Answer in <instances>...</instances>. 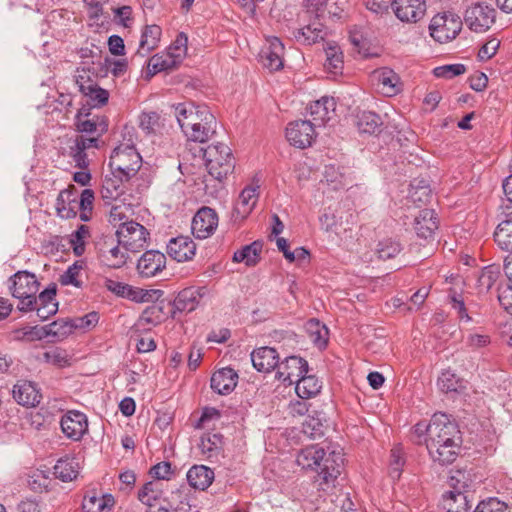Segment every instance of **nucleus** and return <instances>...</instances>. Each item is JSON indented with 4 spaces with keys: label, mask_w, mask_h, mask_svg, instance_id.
Instances as JSON below:
<instances>
[{
    "label": "nucleus",
    "mask_w": 512,
    "mask_h": 512,
    "mask_svg": "<svg viewBox=\"0 0 512 512\" xmlns=\"http://www.w3.org/2000/svg\"><path fill=\"white\" fill-rule=\"evenodd\" d=\"M462 438L457 424L445 413H435L427 428L426 448L431 459L441 465L453 463L460 451Z\"/></svg>",
    "instance_id": "nucleus-1"
},
{
    "label": "nucleus",
    "mask_w": 512,
    "mask_h": 512,
    "mask_svg": "<svg viewBox=\"0 0 512 512\" xmlns=\"http://www.w3.org/2000/svg\"><path fill=\"white\" fill-rule=\"evenodd\" d=\"M296 462L305 470L316 471L319 489L329 491L335 487L344 458L341 450H332L327 454L324 448L313 445L302 449Z\"/></svg>",
    "instance_id": "nucleus-2"
},
{
    "label": "nucleus",
    "mask_w": 512,
    "mask_h": 512,
    "mask_svg": "<svg viewBox=\"0 0 512 512\" xmlns=\"http://www.w3.org/2000/svg\"><path fill=\"white\" fill-rule=\"evenodd\" d=\"M142 165V158L133 144L121 143L111 153L109 166L120 182L136 175Z\"/></svg>",
    "instance_id": "nucleus-3"
},
{
    "label": "nucleus",
    "mask_w": 512,
    "mask_h": 512,
    "mask_svg": "<svg viewBox=\"0 0 512 512\" xmlns=\"http://www.w3.org/2000/svg\"><path fill=\"white\" fill-rule=\"evenodd\" d=\"M12 296L19 300L18 309L23 312L34 310L39 282L35 274L28 271H18L9 280Z\"/></svg>",
    "instance_id": "nucleus-4"
},
{
    "label": "nucleus",
    "mask_w": 512,
    "mask_h": 512,
    "mask_svg": "<svg viewBox=\"0 0 512 512\" xmlns=\"http://www.w3.org/2000/svg\"><path fill=\"white\" fill-rule=\"evenodd\" d=\"M203 157L209 174L221 181L234 169V158L231 149L223 144H211L203 150Z\"/></svg>",
    "instance_id": "nucleus-5"
},
{
    "label": "nucleus",
    "mask_w": 512,
    "mask_h": 512,
    "mask_svg": "<svg viewBox=\"0 0 512 512\" xmlns=\"http://www.w3.org/2000/svg\"><path fill=\"white\" fill-rule=\"evenodd\" d=\"M119 245L131 253L140 252L150 238L147 228L133 220L121 223L116 230Z\"/></svg>",
    "instance_id": "nucleus-6"
},
{
    "label": "nucleus",
    "mask_w": 512,
    "mask_h": 512,
    "mask_svg": "<svg viewBox=\"0 0 512 512\" xmlns=\"http://www.w3.org/2000/svg\"><path fill=\"white\" fill-rule=\"evenodd\" d=\"M461 29V18L452 12L435 15L429 25L431 37L439 43H447L453 40Z\"/></svg>",
    "instance_id": "nucleus-7"
},
{
    "label": "nucleus",
    "mask_w": 512,
    "mask_h": 512,
    "mask_svg": "<svg viewBox=\"0 0 512 512\" xmlns=\"http://www.w3.org/2000/svg\"><path fill=\"white\" fill-rule=\"evenodd\" d=\"M174 114L184 133L195 127L196 123L215 122L214 115L206 106H196L193 103H179L174 107Z\"/></svg>",
    "instance_id": "nucleus-8"
},
{
    "label": "nucleus",
    "mask_w": 512,
    "mask_h": 512,
    "mask_svg": "<svg viewBox=\"0 0 512 512\" xmlns=\"http://www.w3.org/2000/svg\"><path fill=\"white\" fill-rule=\"evenodd\" d=\"M466 25L476 33L486 32L496 20V10L487 4L477 3L465 12Z\"/></svg>",
    "instance_id": "nucleus-9"
},
{
    "label": "nucleus",
    "mask_w": 512,
    "mask_h": 512,
    "mask_svg": "<svg viewBox=\"0 0 512 512\" xmlns=\"http://www.w3.org/2000/svg\"><path fill=\"white\" fill-rule=\"evenodd\" d=\"M316 137V128L307 120L289 123L286 128V138L291 145L304 149L311 146Z\"/></svg>",
    "instance_id": "nucleus-10"
},
{
    "label": "nucleus",
    "mask_w": 512,
    "mask_h": 512,
    "mask_svg": "<svg viewBox=\"0 0 512 512\" xmlns=\"http://www.w3.org/2000/svg\"><path fill=\"white\" fill-rule=\"evenodd\" d=\"M60 425L64 435L73 441H79L88 431L86 415L77 410L66 412L61 418Z\"/></svg>",
    "instance_id": "nucleus-11"
},
{
    "label": "nucleus",
    "mask_w": 512,
    "mask_h": 512,
    "mask_svg": "<svg viewBox=\"0 0 512 512\" xmlns=\"http://www.w3.org/2000/svg\"><path fill=\"white\" fill-rule=\"evenodd\" d=\"M218 226V216L210 207L200 208L192 219L191 229L195 237L206 239Z\"/></svg>",
    "instance_id": "nucleus-12"
},
{
    "label": "nucleus",
    "mask_w": 512,
    "mask_h": 512,
    "mask_svg": "<svg viewBox=\"0 0 512 512\" xmlns=\"http://www.w3.org/2000/svg\"><path fill=\"white\" fill-rule=\"evenodd\" d=\"M184 54V49L176 47L153 55L147 63L148 74L153 76L159 72L174 69L181 62Z\"/></svg>",
    "instance_id": "nucleus-13"
},
{
    "label": "nucleus",
    "mask_w": 512,
    "mask_h": 512,
    "mask_svg": "<svg viewBox=\"0 0 512 512\" xmlns=\"http://www.w3.org/2000/svg\"><path fill=\"white\" fill-rule=\"evenodd\" d=\"M392 8L396 17L407 23H416L426 12L425 0H393Z\"/></svg>",
    "instance_id": "nucleus-14"
},
{
    "label": "nucleus",
    "mask_w": 512,
    "mask_h": 512,
    "mask_svg": "<svg viewBox=\"0 0 512 512\" xmlns=\"http://www.w3.org/2000/svg\"><path fill=\"white\" fill-rule=\"evenodd\" d=\"M308 372V363L298 356L286 357L277 366V378L287 385H292L302 374Z\"/></svg>",
    "instance_id": "nucleus-15"
},
{
    "label": "nucleus",
    "mask_w": 512,
    "mask_h": 512,
    "mask_svg": "<svg viewBox=\"0 0 512 512\" xmlns=\"http://www.w3.org/2000/svg\"><path fill=\"white\" fill-rule=\"evenodd\" d=\"M336 102L332 97H322L309 107L310 124L315 128L324 127L335 117Z\"/></svg>",
    "instance_id": "nucleus-16"
},
{
    "label": "nucleus",
    "mask_w": 512,
    "mask_h": 512,
    "mask_svg": "<svg viewBox=\"0 0 512 512\" xmlns=\"http://www.w3.org/2000/svg\"><path fill=\"white\" fill-rule=\"evenodd\" d=\"M284 45L277 37H270L260 52L262 65L270 71L283 68Z\"/></svg>",
    "instance_id": "nucleus-17"
},
{
    "label": "nucleus",
    "mask_w": 512,
    "mask_h": 512,
    "mask_svg": "<svg viewBox=\"0 0 512 512\" xmlns=\"http://www.w3.org/2000/svg\"><path fill=\"white\" fill-rule=\"evenodd\" d=\"M166 267V256L158 250L146 251L138 260L137 270L142 277H153Z\"/></svg>",
    "instance_id": "nucleus-18"
},
{
    "label": "nucleus",
    "mask_w": 512,
    "mask_h": 512,
    "mask_svg": "<svg viewBox=\"0 0 512 512\" xmlns=\"http://www.w3.org/2000/svg\"><path fill=\"white\" fill-rule=\"evenodd\" d=\"M99 137H85L83 135L77 136L73 144L69 147V156L75 162V165L81 169L89 166L87 150L91 148H98Z\"/></svg>",
    "instance_id": "nucleus-19"
},
{
    "label": "nucleus",
    "mask_w": 512,
    "mask_h": 512,
    "mask_svg": "<svg viewBox=\"0 0 512 512\" xmlns=\"http://www.w3.org/2000/svg\"><path fill=\"white\" fill-rule=\"evenodd\" d=\"M167 253L178 262L189 261L196 253V244L188 236H178L169 241Z\"/></svg>",
    "instance_id": "nucleus-20"
},
{
    "label": "nucleus",
    "mask_w": 512,
    "mask_h": 512,
    "mask_svg": "<svg viewBox=\"0 0 512 512\" xmlns=\"http://www.w3.org/2000/svg\"><path fill=\"white\" fill-rule=\"evenodd\" d=\"M129 252L126 251L119 243H114L112 240L110 243L105 242L100 248L99 255L101 261L110 268H121L129 259Z\"/></svg>",
    "instance_id": "nucleus-21"
},
{
    "label": "nucleus",
    "mask_w": 512,
    "mask_h": 512,
    "mask_svg": "<svg viewBox=\"0 0 512 512\" xmlns=\"http://www.w3.org/2000/svg\"><path fill=\"white\" fill-rule=\"evenodd\" d=\"M56 213L63 219H70L78 212V195L74 186L60 191L56 199Z\"/></svg>",
    "instance_id": "nucleus-22"
},
{
    "label": "nucleus",
    "mask_w": 512,
    "mask_h": 512,
    "mask_svg": "<svg viewBox=\"0 0 512 512\" xmlns=\"http://www.w3.org/2000/svg\"><path fill=\"white\" fill-rule=\"evenodd\" d=\"M279 355L272 347H260L251 353V361L259 372L268 373L277 368Z\"/></svg>",
    "instance_id": "nucleus-23"
},
{
    "label": "nucleus",
    "mask_w": 512,
    "mask_h": 512,
    "mask_svg": "<svg viewBox=\"0 0 512 512\" xmlns=\"http://www.w3.org/2000/svg\"><path fill=\"white\" fill-rule=\"evenodd\" d=\"M15 401L23 406L34 407L40 403L41 395L35 384L30 381H18L12 390Z\"/></svg>",
    "instance_id": "nucleus-24"
},
{
    "label": "nucleus",
    "mask_w": 512,
    "mask_h": 512,
    "mask_svg": "<svg viewBox=\"0 0 512 512\" xmlns=\"http://www.w3.org/2000/svg\"><path fill=\"white\" fill-rule=\"evenodd\" d=\"M206 294V287H187L181 290L176 299L175 307L179 311L192 312L194 311L203 296Z\"/></svg>",
    "instance_id": "nucleus-25"
},
{
    "label": "nucleus",
    "mask_w": 512,
    "mask_h": 512,
    "mask_svg": "<svg viewBox=\"0 0 512 512\" xmlns=\"http://www.w3.org/2000/svg\"><path fill=\"white\" fill-rule=\"evenodd\" d=\"M414 229L418 237L425 240L432 239L438 229V220L434 210L424 209L415 217Z\"/></svg>",
    "instance_id": "nucleus-26"
},
{
    "label": "nucleus",
    "mask_w": 512,
    "mask_h": 512,
    "mask_svg": "<svg viewBox=\"0 0 512 512\" xmlns=\"http://www.w3.org/2000/svg\"><path fill=\"white\" fill-rule=\"evenodd\" d=\"M237 379L238 375L232 368H222L213 373L211 377V388L218 394H229L236 387Z\"/></svg>",
    "instance_id": "nucleus-27"
},
{
    "label": "nucleus",
    "mask_w": 512,
    "mask_h": 512,
    "mask_svg": "<svg viewBox=\"0 0 512 512\" xmlns=\"http://www.w3.org/2000/svg\"><path fill=\"white\" fill-rule=\"evenodd\" d=\"M162 30L158 25H146L142 31L139 47L135 56L146 57L152 50L158 47Z\"/></svg>",
    "instance_id": "nucleus-28"
},
{
    "label": "nucleus",
    "mask_w": 512,
    "mask_h": 512,
    "mask_svg": "<svg viewBox=\"0 0 512 512\" xmlns=\"http://www.w3.org/2000/svg\"><path fill=\"white\" fill-rule=\"evenodd\" d=\"M378 86L385 96H394L401 91L399 76L389 68H381L374 72Z\"/></svg>",
    "instance_id": "nucleus-29"
},
{
    "label": "nucleus",
    "mask_w": 512,
    "mask_h": 512,
    "mask_svg": "<svg viewBox=\"0 0 512 512\" xmlns=\"http://www.w3.org/2000/svg\"><path fill=\"white\" fill-rule=\"evenodd\" d=\"M326 32L320 21H314L300 29L293 31L295 40L303 45H312L320 40H324Z\"/></svg>",
    "instance_id": "nucleus-30"
},
{
    "label": "nucleus",
    "mask_w": 512,
    "mask_h": 512,
    "mask_svg": "<svg viewBox=\"0 0 512 512\" xmlns=\"http://www.w3.org/2000/svg\"><path fill=\"white\" fill-rule=\"evenodd\" d=\"M214 480V472L204 465H194L187 472V481L195 489L205 490Z\"/></svg>",
    "instance_id": "nucleus-31"
},
{
    "label": "nucleus",
    "mask_w": 512,
    "mask_h": 512,
    "mask_svg": "<svg viewBox=\"0 0 512 512\" xmlns=\"http://www.w3.org/2000/svg\"><path fill=\"white\" fill-rule=\"evenodd\" d=\"M468 491H449L443 495L442 507L447 512H469Z\"/></svg>",
    "instance_id": "nucleus-32"
},
{
    "label": "nucleus",
    "mask_w": 512,
    "mask_h": 512,
    "mask_svg": "<svg viewBox=\"0 0 512 512\" xmlns=\"http://www.w3.org/2000/svg\"><path fill=\"white\" fill-rule=\"evenodd\" d=\"M325 62L324 69L327 73L338 75L343 70V53L335 42H328L324 48Z\"/></svg>",
    "instance_id": "nucleus-33"
},
{
    "label": "nucleus",
    "mask_w": 512,
    "mask_h": 512,
    "mask_svg": "<svg viewBox=\"0 0 512 512\" xmlns=\"http://www.w3.org/2000/svg\"><path fill=\"white\" fill-rule=\"evenodd\" d=\"M258 186H248L242 190L235 204V212L238 216L247 217L258 201Z\"/></svg>",
    "instance_id": "nucleus-34"
},
{
    "label": "nucleus",
    "mask_w": 512,
    "mask_h": 512,
    "mask_svg": "<svg viewBox=\"0 0 512 512\" xmlns=\"http://www.w3.org/2000/svg\"><path fill=\"white\" fill-rule=\"evenodd\" d=\"M295 391L302 399H309L316 396L322 388V383L314 375L302 374L295 382Z\"/></svg>",
    "instance_id": "nucleus-35"
},
{
    "label": "nucleus",
    "mask_w": 512,
    "mask_h": 512,
    "mask_svg": "<svg viewBox=\"0 0 512 512\" xmlns=\"http://www.w3.org/2000/svg\"><path fill=\"white\" fill-rule=\"evenodd\" d=\"M79 462L74 457H64L57 461L54 466V475L63 482L76 479L79 474Z\"/></svg>",
    "instance_id": "nucleus-36"
},
{
    "label": "nucleus",
    "mask_w": 512,
    "mask_h": 512,
    "mask_svg": "<svg viewBox=\"0 0 512 512\" xmlns=\"http://www.w3.org/2000/svg\"><path fill=\"white\" fill-rule=\"evenodd\" d=\"M115 505V499L111 494L102 496L86 495L83 499L82 509L84 512L110 511Z\"/></svg>",
    "instance_id": "nucleus-37"
},
{
    "label": "nucleus",
    "mask_w": 512,
    "mask_h": 512,
    "mask_svg": "<svg viewBox=\"0 0 512 512\" xmlns=\"http://www.w3.org/2000/svg\"><path fill=\"white\" fill-rule=\"evenodd\" d=\"M305 330L311 342L320 349L326 347L328 342V329L317 319H310L305 324Z\"/></svg>",
    "instance_id": "nucleus-38"
},
{
    "label": "nucleus",
    "mask_w": 512,
    "mask_h": 512,
    "mask_svg": "<svg viewBox=\"0 0 512 512\" xmlns=\"http://www.w3.org/2000/svg\"><path fill=\"white\" fill-rule=\"evenodd\" d=\"M76 127L81 133H98V136L107 131V123L104 119L99 116L86 119L81 112L76 115Z\"/></svg>",
    "instance_id": "nucleus-39"
},
{
    "label": "nucleus",
    "mask_w": 512,
    "mask_h": 512,
    "mask_svg": "<svg viewBox=\"0 0 512 512\" xmlns=\"http://www.w3.org/2000/svg\"><path fill=\"white\" fill-rule=\"evenodd\" d=\"M223 447V436L220 433H205L201 436L198 448L208 458L216 456Z\"/></svg>",
    "instance_id": "nucleus-40"
},
{
    "label": "nucleus",
    "mask_w": 512,
    "mask_h": 512,
    "mask_svg": "<svg viewBox=\"0 0 512 512\" xmlns=\"http://www.w3.org/2000/svg\"><path fill=\"white\" fill-rule=\"evenodd\" d=\"M381 124L380 116L371 111H361L355 116V125L361 133H375Z\"/></svg>",
    "instance_id": "nucleus-41"
},
{
    "label": "nucleus",
    "mask_w": 512,
    "mask_h": 512,
    "mask_svg": "<svg viewBox=\"0 0 512 512\" xmlns=\"http://www.w3.org/2000/svg\"><path fill=\"white\" fill-rule=\"evenodd\" d=\"M262 250V244L258 241L244 246L242 249L237 250L233 255L234 262H243L247 266H254L260 259V252Z\"/></svg>",
    "instance_id": "nucleus-42"
},
{
    "label": "nucleus",
    "mask_w": 512,
    "mask_h": 512,
    "mask_svg": "<svg viewBox=\"0 0 512 512\" xmlns=\"http://www.w3.org/2000/svg\"><path fill=\"white\" fill-rule=\"evenodd\" d=\"M216 124H217L216 121L215 122L207 121V125L204 124V122L196 123L195 127H193L190 130L185 131L184 135L190 141L204 143L215 133Z\"/></svg>",
    "instance_id": "nucleus-43"
},
{
    "label": "nucleus",
    "mask_w": 512,
    "mask_h": 512,
    "mask_svg": "<svg viewBox=\"0 0 512 512\" xmlns=\"http://www.w3.org/2000/svg\"><path fill=\"white\" fill-rule=\"evenodd\" d=\"M494 240L497 245L506 251L512 252V221L501 222L494 232Z\"/></svg>",
    "instance_id": "nucleus-44"
},
{
    "label": "nucleus",
    "mask_w": 512,
    "mask_h": 512,
    "mask_svg": "<svg viewBox=\"0 0 512 512\" xmlns=\"http://www.w3.org/2000/svg\"><path fill=\"white\" fill-rule=\"evenodd\" d=\"M158 481L147 482L138 492V499L146 506L152 507L162 496V490Z\"/></svg>",
    "instance_id": "nucleus-45"
},
{
    "label": "nucleus",
    "mask_w": 512,
    "mask_h": 512,
    "mask_svg": "<svg viewBox=\"0 0 512 512\" xmlns=\"http://www.w3.org/2000/svg\"><path fill=\"white\" fill-rule=\"evenodd\" d=\"M500 276V270L495 266H487L482 269L477 278V288L480 293L488 292Z\"/></svg>",
    "instance_id": "nucleus-46"
},
{
    "label": "nucleus",
    "mask_w": 512,
    "mask_h": 512,
    "mask_svg": "<svg viewBox=\"0 0 512 512\" xmlns=\"http://www.w3.org/2000/svg\"><path fill=\"white\" fill-rule=\"evenodd\" d=\"M81 92L90 99L94 107L105 105L109 99V92L97 84L81 85Z\"/></svg>",
    "instance_id": "nucleus-47"
},
{
    "label": "nucleus",
    "mask_w": 512,
    "mask_h": 512,
    "mask_svg": "<svg viewBox=\"0 0 512 512\" xmlns=\"http://www.w3.org/2000/svg\"><path fill=\"white\" fill-rule=\"evenodd\" d=\"M437 384L444 393L459 392L464 388L462 381L449 370L441 373Z\"/></svg>",
    "instance_id": "nucleus-48"
},
{
    "label": "nucleus",
    "mask_w": 512,
    "mask_h": 512,
    "mask_svg": "<svg viewBox=\"0 0 512 512\" xmlns=\"http://www.w3.org/2000/svg\"><path fill=\"white\" fill-rule=\"evenodd\" d=\"M405 464L404 453L401 446L397 445L391 449L389 475L393 480H398Z\"/></svg>",
    "instance_id": "nucleus-49"
},
{
    "label": "nucleus",
    "mask_w": 512,
    "mask_h": 512,
    "mask_svg": "<svg viewBox=\"0 0 512 512\" xmlns=\"http://www.w3.org/2000/svg\"><path fill=\"white\" fill-rule=\"evenodd\" d=\"M94 199V192L91 189H84L81 192L78 210L80 211V219L84 222L91 219Z\"/></svg>",
    "instance_id": "nucleus-50"
},
{
    "label": "nucleus",
    "mask_w": 512,
    "mask_h": 512,
    "mask_svg": "<svg viewBox=\"0 0 512 512\" xmlns=\"http://www.w3.org/2000/svg\"><path fill=\"white\" fill-rule=\"evenodd\" d=\"M402 250V246L399 242L392 239H385L378 243L377 254L382 260H388L394 258Z\"/></svg>",
    "instance_id": "nucleus-51"
},
{
    "label": "nucleus",
    "mask_w": 512,
    "mask_h": 512,
    "mask_svg": "<svg viewBox=\"0 0 512 512\" xmlns=\"http://www.w3.org/2000/svg\"><path fill=\"white\" fill-rule=\"evenodd\" d=\"M89 236V228L86 225H80L71 235V245L75 255L81 256L85 251V239Z\"/></svg>",
    "instance_id": "nucleus-52"
},
{
    "label": "nucleus",
    "mask_w": 512,
    "mask_h": 512,
    "mask_svg": "<svg viewBox=\"0 0 512 512\" xmlns=\"http://www.w3.org/2000/svg\"><path fill=\"white\" fill-rule=\"evenodd\" d=\"M466 72V67L463 64H448L436 67L433 74L438 78L452 79Z\"/></svg>",
    "instance_id": "nucleus-53"
},
{
    "label": "nucleus",
    "mask_w": 512,
    "mask_h": 512,
    "mask_svg": "<svg viewBox=\"0 0 512 512\" xmlns=\"http://www.w3.org/2000/svg\"><path fill=\"white\" fill-rule=\"evenodd\" d=\"M47 326L49 336L57 340L63 339L73 331V324L68 321H54Z\"/></svg>",
    "instance_id": "nucleus-54"
},
{
    "label": "nucleus",
    "mask_w": 512,
    "mask_h": 512,
    "mask_svg": "<svg viewBox=\"0 0 512 512\" xmlns=\"http://www.w3.org/2000/svg\"><path fill=\"white\" fill-rule=\"evenodd\" d=\"M28 486L35 492H42L48 488L49 478L44 471L36 470L27 479Z\"/></svg>",
    "instance_id": "nucleus-55"
},
{
    "label": "nucleus",
    "mask_w": 512,
    "mask_h": 512,
    "mask_svg": "<svg viewBox=\"0 0 512 512\" xmlns=\"http://www.w3.org/2000/svg\"><path fill=\"white\" fill-rule=\"evenodd\" d=\"M500 305L512 315V281H505L498 288Z\"/></svg>",
    "instance_id": "nucleus-56"
},
{
    "label": "nucleus",
    "mask_w": 512,
    "mask_h": 512,
    "mask_svg": "<svg viewBox=\"0 0 512 512\" xmlns=\"http://www.w3.org/2000/svg\"><path fill=\"white\" fill-rule=\"evenodd\" d=\"M140 127L148 132H155L160 127V115L157 112H143L139 117Z\"/></svg>",
    "instance_id": "nucleus-57"
},
{
    "label": "nucleus",
    "mask_w": 512,
    "mask_h": 512,
    "mask_svg": "<svg viewBox=\"0 0 512 512\" xmlns=\"http://www.w3.org/2000/svg\"><path fill=\"white\" fill-rule=\"evenodd\" d=\"M82 270V264L77 262L69 266L68 269L61 275L60 282L62 285H73L77 288L81 287L82 283L78 279Z\"/></svg>",
    "instance_id": "nucleus-58"
},
{
    "label": "nucleus",
    "mask_w": 512,
    "mask_h": 512,
    "mask_svg": "<svg viewBox=\"0 0 512 512\" xmlns=\"http://www.w3.org/2000/svg\"><path fill=\"white\" fill-rule=\"evenodd\" d=\"M474 512H508V506L497 498H489L481 501Z\"/></svg>",
    "instance_id": "nucleus-59"
},
{
    "label": "nucleus",
    "mask_w": 512,
    "mask_h": 512,
    "mask_svg": "<svg viewBox=\"0 0 512 512\" xmlns=\"http://www.w3.org/2000/svg\"><path fill=\"white\" fill-rule=\"evenodd\" d=\"M327 5H329V1L327 0L305 1L306 12L311 16H314L318 20L321 18H325Z\"/></svg>",
    "instance_id": "nucleus-60"
},
{
    "label": "nucleus",
    "mask_w": 512,
    "mask_h": 512,
    "mask_svg": "<svg viewBox=\"0 0 512 512\" xmlns=\"http://www.w3.org/2000/svg\"><path fill=\"white\" fill-rule=\"evenodd\" d=\"M17 333L20 334L17 336L18 338H25L30 341L41 340V339L49 337L47 326H43V327L35 326V327L24 328L22 330L17 331Z\"/></svg>",
    "instance_id": "nucleus-61"
},
{
    "label": "nucleus",
    "mask_w": 512,
    "mask_h": 512,
    "mask_svg": "<svg viewBox=\"0 0 512 512\" xmlns=\"http://www.w3.org/2000/svg\"><path fill=\"white\" fill-rule=\"evenodd\" d=\"M156 293V291H148L139 288H133L129 285V291H127L125 298L138 303H144L151 301L152 297Z\"/></svg>",
    "instance_id": "nucleus-62"
},
{
    "label": "nucleus",
    "mask_w": 512,
    "mask_h": 512,
    "mask_svg": "<svg viewBox=\"0 0 512 512\" xmlns=\"http://www.w3.org/2000/svg\"><path fill=\"white\" fill-rule=\"evenodd\" d=\"M499 45H500V42L497 39H491V40L487 41L479 49V52H478L479 60L486 61V60L492 58L496 54V52L499 48Z\"/></svg>",
    "instance_id": "nucleus-63"
},
{
    "label": "nucleus",
    "mask_w": 512,
    "mask_h": 512,
    "mask_svg": "<svg viewBox=\"0 0 512 512\" xmlns=\"http://www.w3.org/2000/svg\"><path fill=\"white\" fill-rule=\"evenodd\" d=\"M411 201L417 205L425 204L430 201L431 190L427 186L418 187L410 191Z\"/></svg>",
    "instance_id": "nucleus-64"
}]
</instances>
